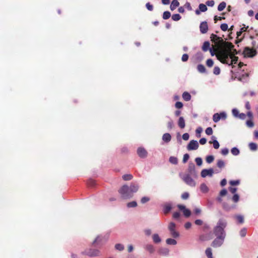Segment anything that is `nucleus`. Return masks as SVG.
I'll return each mask as SVG.
<instances>
[{"mask_svg": "<svg viewBox=\"0 0 258 258\" xmlns=\"http://www.w3.org/2000/svg\"><path fill=\"white\" fill-rule=\"evenodd\" d=\"M227 224L226 219L223 218H220L213 228V234L215 236L226 237V234L225 229L226 228Z\"/></svg>", "mask_w": 258, "mask_h": 258, "instance_id": "nucleus-1", "label": "nucleus"}, {"mask_svg": "<svg viewBox=\"0 0 258 258\" xmlns=\"http://www.w3.org/2000/svg\"><path fill=\"white\" fill-rule=\"evenodd\" d=\"M218 59L223 63H226L229 66L236 63L238 57L231 55L229 52H225L217 55Z\"/></svg>", "mask_w": 258, "mask_h": 258, "instance_id": "nucleus-2", "label": "nucleus"}, {"mask_svg": "<svg viewBox=\"0 0 258 258\" xmlns=\"http://www.w3.org/2000/svg\"><path fill=\"white\" fill-rule=\"evenodd\" d=\"M118 192L123 199H130L133 196V194L131 191L129 186L126 184L123 185L119 190Z\"/></svg>", "mask_w": 258, "mask_h": 258, "instance_id": "nucleus-3", "label": "nucleus"}, {"mask_svg": "<svg viewBox=\"0 0 258 258\" xmlns=\"http://www.w3.org/2000/svg\"><path fill=\"white\" fill-rule=\"evenodd\" d=\"M180 176L183 181L188 185L191 187H195L196 186V182L191 176L188 175V174L181 175L180 174Z\"/></svg>", "mask_w": 258, "mask_h": 258, "instance_id": "nucleus-4", "label": "nucleus"}, {"mask_svg": "<svg viewBox=\"0 0 258 258\" xmlns=\"http://www.w3.org/2000/svg\"><path fill=\"white\" fill-rule=\"evenodd\" d=\"M184 174H188V175L191 176L193 178H197L198 176V173L196 170L195 165L192 162H190L188 164V168L187 171Z\"/></svg>", "mask_w": 258, "mask_h": 258, "instance_id": "nucleus-5", "label": "nucleus"}, {"mask_svg": "<svg viewBox=\"0 0 258 258\" xmlns=\"http://www.w3.org/2000/svg\"><path fill=\"white\" fill-rule=\"evenodd\" d=\"M107 238L102 235H98L92 242L94 247L101 246L107 240Z\"/></svg>", "mask_w": 258, "mask_h": 258, "instance_id": "nucleus-6", "label": "nucleus"}, {"mask_svg": "<svg viewBox=\"0 0 258 258\" xmlns=\"http://www.w3.org/2000/svg\"><path fill=\"white\" fill-rule=\"evenodd\" d=\"M100 251L97 249L89 248L82 252L83 254H86L90 257L97 256L100 255Z\"/></svg>", "mask_w": 258, "mask_h": 258, "instance_id": "nucleus-7", "label": "nucleus"}, {"mask_svg": "<svg viewBox=\"0 0 258 258\" xmlns=\"http://www.w3.org/2000/svg\"><path fill=\"white\" fill-rule=\"evenodd\" d=\"M175 227L176 224L173 222H170L168 227L171 235L174 238L179 236V233L175 230Z\"/></svg>", "mask_w": 258, "mask_h": 258, "instance_id": "nucleus-8", "label": "nucleus"}, {"mask_svg": "<svg viewBox=\"0 0 258 258\" xmlns=\"http://www.w3.org/2000/svg\"><path fill=\"white\" fill-rule=\"evenodd\" d=\"M216 238L213 241L211 245L213 247H219L221 246L224 242L225 237L220 236H216Z\"/></svg>", "mask_w": 258, "mask_h": 258, "instance_id": "nucleus-9", "label": "nucleus"}, {"mask_svg": "<svg viewBox=\"0 0 258 258\" xmlns=\"http://www.w3.org/2000/svg\"><path fill=\"white\" fill-rule=\"evenodd\" d=\"M243 53L245 56L252 57L256 54L257 52L255 49L246 47L244 49Z\"/></svg>", "mask_w": 258, "mask_h": 258, "instance_id": "nucleus-10", "label": "nucleus"}, {"mask_svg": "<svg viewBox=\"0 0 258 258\" xmlns=\"http://www.w3.org/2000/svg\"><path fill=\"white\" fill-rule=\"evenodd\" d=\"M214 173L213 168L204 169L202 170L201 175L203 178H205L207 176L212 177Z\"/></svg>", "mask_w": 258, "mask_h": 258, "instance_id": "nucleus-11", "label": "nucleus"}, {"mask_svg": "<svg viewBox=\"0 0 258 258\" xmlns=\"http://www.w3.org/2000/svg\"><path fill=\"white\" fill-rule=\"evenodd\" d=\"M199 147V143L196 140H191L187 146V149L188 151L196 150L198 149Z\"/></svg>", "mask_w": 258, "mask_h": 258, "instance_id": "nucleus-12", "label": "nucleus"}, {"mask_svg": "<svg viewBox=\"0 0 258 258\" xmlns=\"http://www.w3.org/2000/svg\"><path fill=\"white\" fill-rule=\"evenodd\" d=\"M137 154L141 158H145L147 156V152L143 147H139L137 149Z\"/></svg>", "mask_w": 258, "mask_h": 258, "instance_id": "nucleus-13", "label": "nucleus"}, {"mask_svg": "<svg viewBox=\"0 0 258 258\" xmlns=\"http://www.w3.org/2000/svg\"><path fill=\"white\" fill-rule=\"evenodd\" d=\"M200 32L202 34H205L208 30V26L206 21H203L200 25Z\"/></svg>", "mask_w": 258, "mask_h": 258, "instance_id": "nucleus-14", "label": "nucleus"}, {"mask_svg": "<svg viewBox=\"0 0 258 258\" xmlns=\"http://www.w3.org/2000/svg\"><path fill=\"white\" fill-rule=\"evenodd\" d=\"M210 38L211 40L215 43H219L220 44L223 42V40L221 37L214 34L211 35Z\"/></svg>", "mask_w": 258, "mask_h": 258, "instance_id": "nucleus-15", "label": "nucleus"}, {"mask_svg": "<svg viewBox=\"0 0 258 258\" xmlns=\"http://www.w3.org/2000/svg\"><path fill=\"white\" fill-rule=\"evenodd\" d=\"M131 191L134 194V193L138 191L139 188V185L137 182H132L129 186Z\"/></svg>", "mask_w": 258, "mask_h": 258, "instance_id": "nucleus-16", "label": "nucleus"}, {"mask_svg": "<svg viewBox=\"0 0 258 258\" xmlns=\"http://www.w3.org/2000/svg\"><path fill=\"white\" fill-rule=\"evenodd\" d=\"M237 79L239 81L243 82L246 83L248 81V74L246 73H243L241 75H239Z\"/></svg>", "mask_w": 258, "mask_h": 258, "instance_id": "nucleus-17", "label": "nucleus"}, {"mask_svg": "<svg viewBox=\"0 0 258 258\" xmlns=\"http://www.w3.org/2000/svg\"><path fill=\"white\" fill-rule=\"evenodd\" d=\"M211 139H212V141H210L209 143L210 144L212 143L213 145L214 148L215 149H218L220 147V144L217 140V138L215 136H213L211 137Z\"/></svg>", "mask_w": 258, "mask_h": 258, "instance_id": "nucleus-18", "label": "nucleus"}, {"mask_svg": "<svg viewBox=\"0 0 258 258\" xmlns=\"http://www.w3.org/2000/svg\"><path fill=\"white\" fill-rule=\"evenodd\" d=\"M162 140L166 143H168L171 141V136L169 133H165L162 136Z\"/></svg>", "mask_w": 258, "mask_h": 258, "instance_id": "nucleus-19", "label": "nucleus"}, {"mask_svg": "<svg viewBox=\"0 0 258 258\" xmlns=\"http://www.w3.org/2000/svg\"><path fill=\"white\" fill-rule=\"evenodd\" d=\"M172 209V205L170 203H167L163 206V212L164 214H168Z\"/></svg>", "mask_w": 258, "mask_h": 258, "instance_id": "nucleus-20", "label": "nucleus"}, {"mask_svg": "<svg viewBox=\"0 0 258 258\" xmlns=\"http://www.w3.org/2000/svg\"><path fill=\"white\" fill-rule=\"evenodd\" d=\"M144 248L147 251H149L151 253H152L155 251L154 246L151 244H147L145 245Z\"/></svg>", "mask_w": 258, "mask_h": 258, "instance_id": "nucleus-21", "label": "nucleus"}, {"mask_svg": "<svg viewBox=\"0 0 258 258\" xmlns=\"http://www.w3.org/2000/svg\"><path fill=\"white\" fill-rule=\"evenodd\" d=\"M179 6V3L178 2V0H172L170 6V9L171 11H173Z\"/></svg>", "mask_w": 258, "mask_h": 258, "instance_id": "nucleus-22", "label": "nucleus"}, {"mask_svg": "<svg viewBox=\"0 0 258 258\" xmlns=\"http://www.w3.org/2000/svg\"><path fill=\"white\" fill-rule=\"evenodd\" d=\"M153 241L155 243H159L161 241V239L157 233L154 234L152 235Z\"/></svg>", "mask_w": 258, "mask_h": 258, "instance_id": "nucleus-23", "label": "nucleus"}, {"mask_svg": "<svg viewBox=\"0 0 258 258\" xmlns=\"http://www.w3.org/2000/svg\"><path fill=\"white\" fill-rule=\"evenodd\" d=\"M210 44L208 41H205L202 46V50L206 52L209 50L211 48L210 47Z\"/></svg>", "mask_w": 258, "mask_h": 258, "instance_id": "nucleus-24", "label": "nucleus"}, {"mask_svg": "<svg viewBox=\"0 0 258 258\" xmlns=\"http://www.w3.org/2000/svg\"><path fill=\"white\" fill-rule=\"evenodd\" d=\"M178 125L181 128H183L185 127V121L183 117L180 116L179 118Z\"/></svg>", "mask_w": 258, "mask_h": 258, "instance_id": "nucleus-25", "label": "nucleus"}, {"mask_svg": "<svg viewBox=\"0 0 258 258\" xmlns=\"http://www.w3.org/2000/svg\"><path fill=\"white\" fill-rule=\"evenodd\" d=\"M197 70L200 73H207L205 67L202 64H199L197 66Z\"/></svg>", "mask_w": 258, "mask_h": 258, "instance_id": "nucleus-26", "label": "nucleus"}, {"mask_svg": "<svg viewBox=\"0 0 258 258\" xmlns=\"http://www.w3.org/2000/svg\"><path fill=\"white\" fill-rule=\"evenodd\" d=\"M200 189H201V191L203 193H207L209 190V187L204 183H203L201 184Z\"/></svg>", "mask_w": 258, "mask_h": 258, "instance_id": "nucleus-27", "label": "nucleus"}, {"mask_svg": "<svg viewBox=\"0 0 258 258\" xmlns=\"http://www.w3.org/2000/svg\"><path fill=\"white\" fill-rule=\"evenodd\" d=\"M182 98L184 100L186 101H188L191 99L190 94L187 92H184L182 94Z\"/></svg>", "mask_w": 258, "mask_h": 258, "instance_id": "nucleus-28", "label": "nucleus"}, {"mask_svg": "<svg viewBox=\"0 0 258 258\" xmlns=\"http://www.w3.org/2000/svg\"><path fill=\"white\" fill-rule=\"evenodd\" d=\"M169 250L167 248H161L159 250V253L163 255H168Z\"/></svg>", "mask_w": 258, "mask_h": 258, "instance_id": "nucleus-29", "label": "nucleus"}, {"mask_svg": "<svg viewBox=\"0 0 258 258\" xmlns=\"http://www.w3.org/2000/svg\"><path fill=\"white\" fill-rule=\"evenodd\" d=\"M137 206V203L135 201L128 202L126 204V207L128 208H136Z\"/></svg>", "mask_w": 258, "mask_h": 258, "instance_id": "nucleus-30", "label": "nucleus"}, {"mask_svg": "<svg viewBox=\"0 0 258 258\" xmlns=\"http://www.w3.org/2000/svg\"><path fill=\"white\" fill-rule=\"evenodd\" d=\"M226 7V3L225 2H222L218 5L217 9L219 11H222L225 9Z\"/></svg>", "mask_w": 258, "mask_h": 258, "instance_id": "nucleus-31", "label": "nucleus"}, {"mask_svg": "<svg viewBox=\"0 0 258 258\" xmlns=\"http://www.w3.org/2000/svg\"><path fill=\"white\" fill-rule=\"evenodd\" d=\"M195 57H196V59L199 61H201V60H203V53L201 52H198L196 53V54H195Z\"/></svg>", "mask_w": 258, "mask_h": 258, "instance_id": "nucleus-32", "label": "nucleus"}, {"mask_svg": "<svg viewBox=\"0 0 258 258\" xmlns=\"http://www.w3.org/2000/svg\"><path fill=\"white\" fill-rule=\"evenodd\" d=\"M166 242L168 245H176L177 244V241L172 238H167L166 240Z\"/></svg>", "mask_w": 258, "mask_h": 258, "instance_id": "nucleus-33", "label": "nucleus"}, {"mask_svg": "<svg viewBox=\"0 0 258 258\" xmlns=\"http://www.w3.org/2000/svg\"><path fill=\"white\" fill-rule=\"evenodd\" d=\"M249 149L251 151H256L257 149V145L256 143H250L248 145Z\"/></svg>", "mask_w": 258, "mask_h": 258, "instance_id": "nucleus-34", "label": "nucleus"}, {"mask_svg": "<svg viewBox=\"0 0 258 258\" xmlns=\"http://www.w3.org/2000/svg\"><path fill=\"white\" fill-rule=\"evenodd\" d=\"M231 152L234 156H237L239 154V150L237 147H233L231 150Z\"/></svg>", "mask_w": 258, "mask_h": 258, "instance_id": "nucleus-35", "label": "nucleus"}, {"mask_svg": "<svg viewBox=\"0 0 258 258\" xmlns=\"http://www.w3.org/2000/svg\"><path fill=\"white\" fill-rule=\"evenodd\" d=\"M169 161L171 163H172L174 165H176L178 163L177 158L174 156L170 157L169 158Z\"/></svg>", "mask_w": 258, "mask_h": 258, "instance_id": "nucleus-36", "label": "nucleus"}, {"mask_svg": "<svg viewBox=\"0 0 258 258\" xmlns=\"http://www.w3.org/2000/svg\"><path fill=\"white\" fill-rule=\"evenodd\" d=\"M133 178V176L130 174H124L122 176V179L125 181L132 180Z\"/></svg>", "mask_w": 258, "mask_h": 258, "instance_id": "nucleus-37", "label": "nucleus"}, {"mask_svg": "<svg viewBox=\"0 0 258 258\" xmlns=\"http://www.w3.org/2000/svg\"><path fill=\"white\" fill-rule=\"evenodd\" d=\"M221 119L218 113H215L213 116V121L215 123L218 122Z\"/></svg>", "mask_w": 258, "mask_h": 258, "instance_id": "nucleus-38", "label": "nucleus"}, {"mask_svg": "<svg viewBox=\"0 0 258 258\" xmlns=\"http://www.w3.org/2000/svg\"><path fill=\"white\" fill-rule=\"evenodd\" d=\"M115 249L121 251L124 249V246L122 244L117 243L115 245Z\"/></svg>", "mask_w": 258, "mask_h": 258, "instance_id": "nucleus-39", "label": "nucleus"}, {"mask_svg": "<svg viewBox=\"0 0 258 258\" xmlns=\"http://www.w3.org/2000/svg\"><path fill=\"white\" fill-rule=\"evenodd\" d=\"M171 17V13L169 11H165L163 14V19L164 20L168 19Z\"/></svg>", "mask_w": 258, "mask_h": 258, "instance_id": "nucleus-40", "label": "nucleus"}, {"mask_svg": "<svg viewBox=\"0 0 258 258\" xmlns=\"http://www.w3.org/2000/svg\"><path fill=\"white\" fill-rule=\"evenodd\" d=\"M172 19L174 21H177L181 18V16L179 14H175L172 15L171 17Z\"/></svg>", "mask_w": 258, "mask_h": 258, "instance_id": "nucleus-41", "label": "nucleus"}, {"mask_svg": "<svg viewBox=\"0 0 258 258\" xmlns=\"http://www.w3.org/2000/svg\"><path fill=\"white\" fill-rule=\"evenodd\" d=\"M217 166L220 168H222L225 167V164L222 160H218L217 163Z\"/></svg>", "mask_w": 258, "mask_h": 258, "instance_id": "nucleus-42", "label": "nucleus"}, {"mask_svg": "<svg viewBox=\"0 0 258 258\" xmlns=\"http://www.w3.org/2000/svg\"><path fill=\"white\" fill-rule=\"evenodd\" d=\"M199 9L202 12H205L207 11V7L206 5L203 4H200L199 6Z\"/></svg>", "mask_w": 258, "mask_h": 258, "instance_id": "nucleus-43", "label": "nucleus"}, {"mask_svg": "<svg viewBox=\"0 0 258 258\" xmlns=\"http://www.w3.org/2000/svg\"><path fill=\"white\" fill-rule=\"evenodd\" d=\"M248 28V26L245 27V25H244V27L241 28L239 31L237 32V36L239 37L241 35V34L243 32L247 30V29Z\"/></svg>", "mask_w": 258, "mask_h": 258, "instance_id": "nucleus-44", "label": "nucleus"}, {"mask_svg": "<svg viewBox=\"0 0 258 258\" xmlns=\"http://www.w3.org/2000/svg\"><path fill=\"white\" fill-rule=\"evenodd\" d=\"M222 207L223 209L226 211H229L232 209V207L228 205L226 203H223L222 204Z\"/></svg>", "mask_w": 258, "mask_h": 258, "instance_id": "nucleus-45", "label": "nucleus"}, {"mask_svg": "<svg viewBox=\"0 0 258 258\" xmlns=\"http://www.w3.org/2000/svg\"><path fill=\"white\" fill-rule=\"evenodd\" d=\"M235 217L239 223L242 224L244 222V218L242 215H236Z\"/></svg>", "mask_w": 258, "mask_h": 258, "instance_id": "nucleus-46", "label": "nucleus"}, {"mask_svg": "<svg viewBox=\"0 0 258 258\" xmlns=\"http://www.w3.org/2000/svg\"><path fill=\"white\" fill-rule=\"evenodd\" d=\"M183 215L185 216V217H188L190 216L191 215V212L188 209H186L185 208V210H184L183 211Z\"/></svg>", "mask_w": 258, "mask_h": 258, "instance_id": "nucleus-47", "label": "nucleus"}, {"mask_svg": "<svg viewBox=\"0 0 258 258\" xmlns=\"http://www.w3.org/2000/svg\"><path fill=\"white\" fill-rule=\"evenodd\" d=\"M214 160V157L213 155H209L206 157V162L208 163H212Z\"/></svg>", "mask_w": 258, "mask_h": 258, "instance_id": "nucleus-48", "label": "nucleus"}, {"mask_svg": "<svg viewBox=\"0 0 258 258\" xmlns=\"http://www.w3.org/2000/svg\"><path fill=\"white\" fill-rule=\"evenodd\" d=\"M195 161L196 162V164L198 166H200L202 165L203 163V160L201 157H197L195 159Z\"/></svg>", "mask_w": 258, "mask_h": 258, "instance_id": "nucleus-49", "label": "nucleus"}, {"mask_svg": "<svg viewBox=\"0 0 258 258\" xmlns=\"http://www.w3.org/2000/svg\"><path fill=\"white\" fill-rule=\"evenodd\" d=\"M205 253L208 257H210L212 256V252L211 248H207Z\"/></svg>", "mask_w": 258, "mask_h": 258, "instance_id": "nucleus-50", "label": "nucleus"}, {"mask_svg": "<svg viewBox=\"0 0 258 258\" xmlns=\"http://www.w3.org/2000/svg\"><path fill=\"white\" fill-rule=\"evenodd\" d=\"M240 235L242 237H244L246 235V229L245 228H242L240 231Z\"/></svg>", "mask_w": 258, "mask_h": 258, "instance_id": "nucleus-51", "label": "nucleus"}, {"mask_svg": "<svg viewBox=\"0 0 258 258\" xmlns=\"http://www.w3.org/2000/svg\"><path fill=\"white\" fill-rule=\"evenodd\" d=\"M221 71L219 67H215L213 70L214 74L218 75L220 74Z\"/></svg>", "mask_w": 258, "mask_h": 258, "instance_id": "nucleus-52", "label": "nucleus"}, {"mask_svg": "<svg viewBox=\"0 0 258 258\" xmlns=\"http://www.w3.org/2000/svg\"><path fill=\"white\" fill-rule=\"evenodd\" d=\"M232 201L234 203H237L239 200V196L237 194H235L232 198Z\"/></svg>", "mask_w": 258, "mask_h": 258, "instance_id": "nucleus-53", "label": "nucleus"}, {"mask_svg": "<svg viewBox=\"0 0 258 258\" xmlns=\"http://www.w3.org/2000/svg\"><path fill=\"white\" fill-rule=\"evenodd\" d=\"M205 133L207 135H211L213 134V129L211 127H208L205 130Z\"/></svg>", "mask_w": 258, "mask_h": 258, "instance_id": "nucleus-54", "label": "nucleus"}, {"mask_svg": "<svg viewBox=\"0 0 258 258\" xmlns=\"http://www.w3.org/2000/svg\"><path fill=\"white\" fill-rule=\"evenodd\" d=\"M214 61L213 60L210 58L207 60L206 64L209 67H212L213 66Z\"/></svg>", "mask_w": 258, "mask_h": 258, "instance_id": "nucleus-55", "label": "nucleus"}, {"mask_svg": "<svg viewBox=\"0 0 258 258\" xmlns=\"http://www.w3.org/2000/svg\"><path fill=\"white\" fill-rule=\"evenodd\" d=\"M146 8L149 11H152L153 10V6L149 2L146 3Z\"/></svg>", "mask_w": 258, "mask_h": 258, "instance_id": "nucleus-56", "label": "nucleus"}, {"mask_svg": "<svg viewBox=\"0 0 258 258\" xmlns=\"http://www.w3.org/2000/svg\"><path fill=\"white\" fill-rule=\"evenodd\" d=\"M150 201V198L148 197H143L141 199V202L142 204H145Z\"/></svg>", "mask_w": 258, "mask_h": 258, "instance_id": "nucleus-57", "label": "nucleus"}, {"mask_svg": "<svg viewBox=\"0 0 258 258\" xmlns=\"http://www.w3.org/2000/svg\"><path fill=\"white\" fill-rule=\"evenodd\" d=\"M221 119H225L227 118V114L225 112L223 111L219 113Z\"/></svg>", "mask_w": 258, "mask_h": 258, "instance_id": "nucleus-58", "label": "nucleus"}, {"mask_svg": "<svg viewBox=\"0 0 258 258\" xmlns=\"http://www.w3.org/2000/svg\"><path fill=\"white\" fill-rule=\"evenodd\" d=\"M220 28L223 31H226L228 28V25L226 23H223L221 25Z\"/></svg>", "mask_w": 258, "mask_h": 258, "instance_id": "nucleus-59", "label": "nucleus"}, {"mask_svg": "<svg viewBox=\"0 0 258 258\" xmlns=\"http://www.w3.org/2000/svg\"><path fill=\"white\" fill-rule=\"evenodd\" d=\"M189 195L187 192H184L181 195V198L183 200H187L189 198Z\"/></svg>", "mask_w": 258, "mask_h": 258, "instance_id": "nucleus-60", "label": "nucleus"}, {"mask_svg": "<svg viewBox=\"0 0 258 258\" xmlns=\"http://www.w3.org/2000/svg\"><path fill=\"white\" fill-rule=\"evenodd\" d=\"M189 158V156L187 153L184 154L182 162L183 163H185Z\"/></svg>", "mask_w": 258, "mask_h": 258, "instance_id": "nucleus-61", "label": "nucleus"}, {"mask_svg": "<svg viewBox=\"0 0 258 258\" xmlns=\"http://www.w3.org/2000/svg\"><path fill=\"white\" fill-rule=\"evenodd\" d=\"M246 124L249 127H252L254 126L253 122L250 119L247 120Z\"/></svg>", "mask_w": 258, "mask_h": 258, "instance_id": "nucleus-62", "label": "nucleus"}, {"mask_svg": "<svg viewBox=\"0 0 258 258\" xmlns=\"http://www.w3.org/2000/svg\"><path fill=\"white\" fill-rule=\"evenodd\" d=\"M221 152V154L225 156V155H227L228 154L229 150L227 148H224L223 149H222Z\"/></svg>", "mask_w": 258, "mask_h": 258, "instance_id": "nucleus-63", "label": "nucleus"}, {"mask_svg": "<svg viewBox=\"0 0 258 258\" xmlns=\"http://www.w3.org/2000/svg\"><path fill=\"white\" fill-rule=\"evenodd\" d=\"M227 194V189H225V188H223V189H222L220 191V193H219V196H220V197H223V196H226Z\"/></svg>", "mask_w": 258, "mask_h": 258, "instance_id": "nucleus-64", "label": "nucleus"}]
</instances>
